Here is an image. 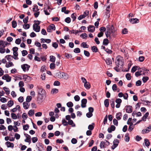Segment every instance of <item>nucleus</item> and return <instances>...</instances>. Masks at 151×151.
I'll use <instances>...</instances> for the list:
<instances>
[{
    "instance_id": "obj_2",
    "label": "nucleus",
    "mask_w": 151,
    "mask_h": 151,
    "mask_svg": "<svg viewBox=\"0 0 151 151\" xmlns=\"http://www.w3.org/2000/svg\"><path fill=\"white\" fill-rule=\"evenodd\" d=\"M35 23L33 24V29L36 32H39L40 31V27L39 25L40 24L41 21L39 20H34Z\"/></svg>"
},
{
    "instance_id": "obj_55",
    "label": "nucleus",
    "mask_w": 151,
    "mask_h": 151,
    "mask_svg": "<svg viewBox=\"0 0 151 151\" xmlns=\"http://www.w3.org/2000/svg\"><path fill=\"white\" fill-rule=\"evenodd\" d=\"M145 58L143 56H141L139 57L138 60L140 62H143L145 60Z\"/></svg>"
},
{
    "instance_id": "obj_21",
    "label": "nucleus",
    "mask_w": 151,
    "mask_h": 151,
    "mask_svg": "<svg viewBox=\"0 0 151 151\" xmlns=\"http://www.w3.org/2000/svg\"><path fill=\"white\" fill-rule=\"evenodd\" d=\"M122 113L121 112H119L117 113L116 115V118L118 120H120L121 119V117L120 116H122Z\"/></svg>"
},
{
    "instance_id": "obj_22",
    "label": "nucleus",
    "mask_w": 151,
    "mask_h": 151,
    "mask_svg": "<svg viewBox=\"0 0 151 151\" xmlns=\"http://www.w3.org/2000/svg\"><path fill=\"white\" fill-rule=\"evenodd\" d=\"M110 103L111 104V107L113 109H114L115 107V103L114 99H112L110 101Z\"/></svg>"
},
{
    "instance_id": "obj_40",
    "label": "nucleus",
    "mask_w": 151,
    "mask_h": 151,
    "mask_svg": "<svg viewBox=\"0 0 151 151\" xmlns=\"http://www.w3.org/2000/svg\"><path fill=\"white\" fill-rule=\"evenodd\" d=\"M80 37H82L83 38L85 39H86L87 38V35L86 33H84L81 34L80 35Z\"/></svg>"
},
{
    "instance_id": "obj_24",
    "label": "nucleus",
    "mask_w": 151,
    "mask_h": 151,
    "mask_svg": "<svg viewBox=\"0 0 151 151\" xmlns=\"http://www.w3.org/2000/svg\"><path fill=\"white\" fill-rule=\"evenodd\" d=\"M129 135L128 133H127L125 134L124 140L126 142H128L129 141L130 137L129 136Z\"/></svg>"
},
{
    "instance_id": "obj_11",
    "label": "nucleus",
    "mask_w": 151,
    "mask_h": 151,
    "mask_svg": "<svg viewBox=\"0 0 151 151\" xmlns=\"http://www.w3.org/2000/svg\"><path fill=\"white\" fill-rule=\"evenodd\" d=\"M5 144L7 145L8 147L13 148L14 147V144L9 141L6 142L5 143Z\"/></svg>"
},
{
    "instance_id": "obj_30",
    "label": "nucleus",
    "mask_w": 151,
    "mask_h": 151,
    "mask_svg": "<svg viewBox=\"0 0 151 151\" xmlns=\"http://www.w3.org/2000/svg\"><path fill=\"white\" fill-rule=\"evenodd\" d=\"M144 142L145 145L147 147H148L150 145V143L148 139H145Z\"/></svg>"
},
{
    "instance_id": "obj_53",
    "label": "nucleus",
    "mask_w": 151,
    "mask_h": 151,
    "mask_svg": "<svg viewBox=\"0 0 151 151\" xmlns=\"http://www.w3.org/2000/svg\"><path fill=\"white\" fill-rule=\"evenodd\" d=\"M122 32L123 34H126L128 33V31L127 29L124 28L122 30Z\"/></svg>"
},
{
    "instance_id": "obj_60",
    "label": "nucleus",
    "mask_w": 151,
    "mask_h": 151,
    "mask_svg": "<svg viewBox=\"0 0 151 151\" xmlns=\"http://www.w3.org/2000/svg\"><path fill=\"white\" fill-rule=\"evenodd\" d=\"M84 55L88 57L90 55V54L89 52L88 51L86 50H84Z\"/></svg>"
},
{
    "instance_id": "obj_46",
    "label": "nucleus",
    "mask_w": 151,
    "mask_h": 151,
    "mask_svg": "<svg viewBox=\"0 0 151 151\" xmlns=\"http://www.w3.org/2000/svg\"><path fill=\"white\" fill-rule=\"evenodd\" d=\"M23 28L25 29H28L29 28L30 25L29 24H24L23 25Z\"/></svg>"
},
{
    "instance_id": "obj_42",
    "label": "nucleus",
    "mask_w": 151,
    "mask_h": 151,
    "mask_svg": "<svg viewBox=\"0 0 151 151\" xmlns=\"http://www.w3.org/2000/svg\"><path fill=\"white\" fill-rule=\"evenodd\" d=\"M76 13H73L71 15V17L73 19V21H74L75 20L76 18Z\"/></svg>"
},
{
    "instance_id": "obj_33",
    "label": "nucleus",
    "mask_w": 151,
    "mask_h": 151,
    "mask_svg": "<svg viewBox=\"0 0 151 151\" xmlns=\"http://www.w3.org/2000/svg\"><path fill=\"white\" fill-rule=\"evenodd\" d=\"M50 61L53 63L55 62V56L53 55H51L50 56Z\"/></svg>"
},
{
    "instance_id": "obj_34",
    "label": "nucleus",
    "mask_w": 151,
    "mask_h": 151,
    "mask_svg": "<svg viewBox=\"0 0 151 151\" xmlns=\"http://www.w3.org/2000/svg\"><path fill=\"white\" fill-rule=\"evenodd\" d=\"M14 104V102L12 100L9 101L7 103V105L8 106L11 107Z\"/></svg>"
},
{
    "instance_id": "obj_7",
    "label": "nucleus",
    "mask_w": 151,
    "mask_h": 151,
    "mask_svg": "<svg viewBox=\"0 0 151 151\" xmlns=\"http://www.w3.org/2000/svg\"><path fill=\"white\" fill-rule=\"evenodd\" d=\"M43 96L42 95H38L37 99V102L39 104H41L42 102Z\"/></svg>"
},
{
    "instance_id": "obj_48",
    "label": "nucleus",
    "mask_w": 151,
    "mask_h": 151,
    "mask_svg": "<svg viewBox=\"0 0 151 151\" xmlns=\"http://www.w3.org/2000/svg\"><path fill=\"white\" fill-rule=\"evenodd\" d=\"M14 55V57H13V58L15 60H18V58L17 56H18V52H16L15 53H13Z\"/></svg>"
},
{
    "instance_id": "obj_39",
    "label": "nucleus",
    "mask_w": 151,
    "mask_h": 151,
    "mask_svg": "<svg viewBox=\"0 0 151 151\" xmlns=\"http://www.w3.org/2000/svg\"><path fill=\"white\" fill-rule=\"evenodd\" d=\"M113 145L111 146V148L112 150H114L115 148L118 145V143L116 144L113 141Z\"/></svg>"
},
{
    "instance_id": "obj_6",
    "label": "nucleus",
    "mask_w": 151,
    "mask_h": 151,
    "mask_svg": "<svg viewBox=\"0 0 151 151\" xmlns=\"http://www.w3.org/2000/svg\"><path fill=\"white\" fill-rule=\"evenodd\" d=\"M126 110L127 112L128 113H131L132 111V106H126L125 107Z\"/></svg>"
},
{
    "instance_id": "obj_3",
    "label": "nucleus",
    "mask_w": 151,
    "mask_h": 151,
    "mask_svg": "<svg viewBox=\"0 0 151 151\" xmlns=\"http://www.w3.org/2000/svg\"><path fill=\"white\" fill-rule=\"evenodd\" d=\"M21 68L24 71H25L26 70L28 71L29 70L30 66L27 64H24L21 66Z\"/></svg>"
},
{
    "instance_id": "obj_44",
    "label": "nucleus",
    "mask_w": 151,
    "mask_h": 151,
    "mask_svg": "<svg viewBox=\"0 0 151 151\" xmlns=\"http://www.w3.org/2000/svg\"><path fill=\"white\" fill-rule=\"evenodd\" d=\"M11 117L13 119H17V116L16 115V114L15 113H12L11 114Z\"/></svg>"
},
{
    "instance_id": "obj_50",
    "label": "nucleus",
    "mask_w": 151,
    "mask_h": 151,
    "mask_svg": "<svg viewBox=\"0 0 151 151\" xmlns=\"http://www.w3.org/2000/svg\"><path fill=\"white\" fill-rule=\"evenodd\" d=\"M29 126L28 124H26L23 126V129L24 130H27L29 129Z\"/></svg>"
},
{
    "instance_id": "obj_17",
    "label": "nucleus",
    "mask_w": 151,
    "mask_h": 151,
    "mask_svg": "<svg viewBox=\"0 0 151 151\" xmlns=\"http://www.w3.org/2000/svg\"><path fill=\"white\" fill-rule=\"evenodd\" d=\"M104 60L105 61L106 63L108 65L112 64L111 60L109 58H107L106 60L104 59Z\"/></svg>"
},
{
    "instance_id": "obj_58",
    "label": "nucleus",
    "mask_w": 151,
    "mask_h": 151,
    "mask_svg": "<svg viewBox=\"0 0 151 151\" xmlns=\"http://www.w3.org/2000/svg\"><path fill=\"white\" fill-rule=\"evenodd\" d=\"M55 67V64L54 63H51L50 65V68L51 69H54Z\"/></svg>"
},
{
    "instance_id": "obj_45",
    "label": "nucleus",
    "mask_w": 151,
    "mask_h": 151,
    "mask_svg": "<svg viewBox=\"0 0 151 151\" xmlns=\"http://www.w3.org/2000/svg\"><path fill=\"white\" fill-rule=\"evenodd\" d=\"M73 105V104L71 101L67 103V106L68 107H71Z\"/></svg>"
},
{
    "instance_id": "obj_5",
    "label": "nucleus",
    "mask_w": 151,
    "mask_h": 151,
    "mask_svg": "<svg viewBox=\"0 0 151 151\" xmlns=\"http://www.w3.org/2000/svg\"><path fill=\"white\" fill-rule=\"evenodd\" d=\"M23 76V79H24V81L27 82H30L32 78L31 77L27 76V75H24Z\"/></svg>"
},
{
    "instance_id": "obj_8",
    "label": "nucleus",
    "mask_w": 151,
    "mask_h": 151,
    "mask_svg": "<svg viewBox=\"0 0 151 151\" xmlns=\"http://www.w3.org/2000/svg\"><path fill=\"white\" fill-rule=\"evenodd\" d=\"M88 31L90 32H93L95 30V27L93 25H89L88 27Z\"/></svg>"
},
{
    "instance_id": "obj_49",
    "label": "nucleus",
    "mask_w": 151,
    "mask_h": 151,
    "mask_svg": "<svg viewBox=\"0 0 151 151\" xmlns=\"http://www.w3.org/2000/svg\"><path fill=\"white\" fill-rule=\"evenodd\" d=\"M149 77H143L142 78V80L144 83H145L149 79Z\"/></svg>"
},
{
    "instance_id": "obj_29",
    "label": "nucleus",
    "mask_w": 151,
    "mask_h": 151,
    "mask_svg": "<svg viewBox=\"0 0 151 151\" xmlns=\"http://www.w3.org/2000/svg\"><path fill=\"white\" fill-rule=\"evenodd\" d=\"M58 92V90L57 88H53L52 89L51 93L52 94L57 93Z\"/></svg>"
},
{
    "instance_id": "obj_63",
    "label": "nucleus",
    "mask_w": 151,
    "mask_h": 151,
    "mask_svg": "<svg viewBox=\"0 0 151 151\" xmlns=\"http://www.w3.org/2000/svg\"><path fill=\"white\" fill-rule=\"evenodd\" d=\"M21 40L19 38H18L16 40L15 42L17 44L19 45L21 43Z\"/></svg>"
},
{
    "instance_id": "obj_10",
    "label": "nucleus",
    "mask_w": 151,
    "mask_h": 151,
    "mask_svg": "<svg viewBox=\"0 0 151 151\" xmlns=\"http://www.w3.org/2000/svg\"><path fill=\"white\" fill-rule=\"evenodd\" d=\"M115 129V127L114 125H111L110 127L108 128L107 129V131L109 133H111L112 132V131H114Z\"/></svg>"
},
{
    "instance_id": "obj_43",
    "label": "nucleus",
    "mask_w": 151,
    "mask_h": 151,
    "mask_svg": "<svg viewBox=\"0 0 151 151\" xmlns=\"http://www.w3.org/2000/svg\"><path fill=\"white\" fill-rule=\"evenodd\" d=\"M17 25V23L15 21H13L12 22V26L13 28H15Z\"/></svg>"
},
{
    "instance_id": "obj_54",
    "label": "nucleus",
    "mask_w": 151,
    "mask_h": 151,
    "mask_svg": "<svg viewBox=\"0 0 151 151\" xmlns=\"http://www.w3.org/2000/svg\"><path fill=\"white\" fill-rule=\"evenodd\" d=\"M126 77L127 79L128 80H129L131 79V76L130 74V73H127L126 75Z\"/></svg>"
},
{
    "instance_id": "obj_62",
    "label": "nucleus",
    "mask_w": 151,
    "mask_h": 151,
    "mask_svg": "<svg viewBox=\"0 0 151 151\" xmlns=\"http://www.w3.org/2000/svg\"><path fill=\"white\" fill-rule=\"evenodd\" d=\"M60 84V82L58 81H55L53 83V85L55 86H59Z\"/></svg>"
},
{
    "instance_id": "obj_4",
    "label": "nucleus",
    "mask_w": 151,
    "mask_h": 151,
    "mask_svg": "<svg viewBox=\"0 0 151 151\" xmlns=\"http://www.w3.org/2000/svg\"><path fill=\"white\" fill-rule=\"evenodd\" d=\"M81 106L82 108L86 107V104L87 103V100L86 99H83L81 101Z\"/></svg>"
},
{
    "instance_id": "obj_12",
    "label": "nucleus",
    "mask_w": 151,
    "mask_h": 151,
    "mask_svg": "<svg viewBox=\"0 0 151 151\" xmlns=\"http://www.w3.org/2000/svg\"><path fill=\"white\" fill-rule=\"evenodd\" d=\"M101 49H104V50L106 51V52L108 54H111L112 52V51L111 50H108V51H107V50H108V48H106L104 46L102 45L101 47Z\"/></svg>"
},
{
    "instance_id": "obj_41",
    "label": "nucleus",
    "mask_w": 151,
    "mask_h": 151,
    "mask_svg": "<svg viewBox=\"0 0 151 151\" xmlns=\"http://www.w3.org/2000/svg\"><path fill=\"white\" fill-rule=\"evenodd\" d=\"M62 124L64 126H66L68 125V122H67L65 119H63L62 120Z\"/></svg>"
},
{
    "instance_id": "obj_15",
    "label": "nucleus",
    "mask_w": 151,
    "mask_h": 151,
    "mask_svg": "<svg viewBox=\"0 0 151 151\" xmlns=\"http://www.w3.org/2000/svg\"><path fill=\"white\" fill-rule=\"evenodd\" d=\"M58 77L59 78H63V74H65V73L63 72H60L56 74Z\"/></svg>"
},
{
    "instance_id": "obj_37",
    "label": "nucleus",
    "mask_w": 151,
    "mask_h": 151,
    "mask_svg": "<svg viewBox=\"0 0 151 151\" xmlns=\"http://www.w3.org/2000/svg\"><path fill=\"white\" fill-rule=\"evenodd\" d=\"M81 46L83 48H88L89 46L86 44V42H83L81 44Z\"/></svg>"
},
{
    "instance_id": "obj_28",
    "label": "nucleus",
    "mask_w": 151,
    "mask_h": 151,
    "mask_svg": "<svg viewBox=\"0 0 151 151\" xmlns=\"http://www.w3.org/2000/svg\"><path fill=\"white\" fill-rule=\"evenodd\" d=\"M91 50L93 52H98V49L96 46H94L91 47Z\"/></svg>"
},
{
    "instance_id": "obj_9",
    "label": "nucleus",
    "mask_w": 151,
    "mask_h": 151,
    "mask_svg": "<svg viewBox=\"0 0 151 151\" xmlns=\"http://www.w3.org/2000/svg\"><path fill=\"white\" fill-rule=\"evenodd\" d=\"M130 22L132 24L138 23L139 22V20L138 19L135 18H131L129 19Z\"/></svg>"
},
{
    "instance_id": "obj_47",
    "label": "nucleus",
    "mask_w": 151,
    "mask_h": 151,
    "mask_svg": "<svg viewBox=\"0 0 151 151\" xmlns=\"http://www.w3.org/2000/svg\"><path fill=\"white\" fill-rule=\"evenodd\" d=\"M46 66L45 65H43L42 66L40 70L41 72L43 73V72H44L45 70H46Z\"/></svg>"
},
{
    "instance_id": "obj_31",
    "label": "nucleus",
    "mask_w": 151,
    "mask_h": 151,
    "mask_svg": "<svg viewBox=\"0 0 151 151\" xmlns=\"http://www.w3.org/2000/svg\"><path fill=\"white\" fill-rule=\"evenodd\" d=\"M104 104L105 106L106 107H107L109 106V99H106L104 100Z\"/></svg>"
},
{
    "instance_id": "obj_20",
    "label": "nucleus",
    "mask_w": 151,
    "mask_h": 151,
    "mask_svg": "<svg viewBox=\"0 0 151 151\" xmlns=\"http://www.w3.org/2000/svg\"><path fill=\"white\" fill-rule=\"evenodd\" d=\"M95 125V124L93 123H92L91 124H90L88 125V129L89 130H92L94 128Z\"/></svg>"
},
{
    "instance_id": "obj_56",
    "label": "nucleus",
    "mask_w": 151,
    "mask_h": 151,
    "mask_svg": "<svg viewBox=\"0 0 151 151\" xmlns=\"http://www.w3.org/2000/svg\"><path fill=\"white\" fill-rule=\"evenodd\" d=\"M48 27L53 30H55V25L53 24H51V25H49Z\"/></svg>"
},
{
    "instance_id": "obj_16",
    "label": "nucleus",
    "mask_w": 151,
    "mask_h": 151,
    "mask_svg": "<svg viewBox=\"0 0 151 151\" xmlns=\"http://www.w3.org/2000/svg\"><path fill=\"white\" fill-rule=\"evenodd\" d=\"M39 10L40 9L38 8V6L37 5H34L33 7L32 8V11L33 12H36L39 11Z\"/></svg>"
},
{
    "instance_id": "obj_19",
    "label": "nucleus",
    "mask_w": 151,
    "mask_h": 151,
    "mask_svg": "<svg viewBox=\"0 0 151 151\" xmlns=\"http://www.w3.org/2000/svg\"><path fill=\"white\" fill-rule=\"evenodd\" d=\"M109 43V41L108 39L107 38H105L104 39L103 45H104L106 46Z\"/></svg>"
},
{
    "instance_id": "obj_32",
    "label": "nucleus",
    "mask_w": 151,
    "mask_h": 151,
    "mask_svg": "<svg viewBox=\"0 0 151 151\" xmlns=\"http://www.w3.org/2000/svg\"><path fill=\"white\" fill-rule=\"evenodd\" d=\"M8 63L9 64L6 63L5 65L6 67L7 68H9L10 67L13 66L14 65L13 63L10 61H9L8 62Z\"/></svg>"
},
{
    "instance_id": "obj_59",
    "label": "nucleus",
    "mask_w": 151,
    "mask_h": 151,
    "mask_svg": "<svg viewBox=\"0 0 151 151\" xmlns=\"http://www.w3.org/2000/svg\"><path fill=\"white\" fill-rule=\"evenodd\" d=\"M65 21L68 23H69L71 22L70 18L69 17H67L65 19Z\"/></svg>"
},
{
    "instance_id": "obj_25",
    "label": "nucleus",
    "mask_w": 151,
    "mask_h": 151,
    "mask_svg": "<svg viewBox=\"0 0 151 151\" xmlns=\"http://www.w3.org/2000/svg\"><path fill=\"white\" fill-rule=\"evenodd\" d=\"M68 124L71 125L72 127H75L76 126L75 123L73 122V120L71 119L68 121Z\"/></svg>"
},
{
    "instance_id": "obj_23",
    "label": "nucleus",
    "mask_w": 151,
    "mask_h": 151,
    "mask_svg": "<svg viewBox=\"0 0 151 151\" xmlns=\"http://www.w3.org/2000/svg\"><path fill=\"white\" fill-rule=\"evenodd\" d=\"M3 89L6 92V93L7 95H9L10 93V90L8 88L4 87L3 88Z\"/></svg>"
},
{
    "instance_id": "obj_1",
    "label": "nucleus",
    "mask_w": 151,
    "mask_h": 151,
    "mask_svg": "<svg viewBox=\"0 0 151 151\" xmlns=\"http://www.w3.org/2000/svg\"><path fill=\"white\" fill-rule=\"evenodd\" d=\"M121 58V56L118 55L117 56L116 58L115 61V63L116 65V67L114 68V69L116 70L117 72H118L119 71V69H117L119 66V65L122 66L123 65L124 62L120 58Z\"/></svg>"
},
{
    "instance_id": "obj_38",
    "label": "nucleus",
    "mask_w": 151,
    "mask_h": 151,
    "mask_svg": "<svg viewBox=\"0 0 151 151\" xmlns=\"http://www.w3.org/2000/svg\"><path fill=\"white\" fill-rule=\"evenodd\" d=\"M138 68V66L135 65L133 66L131 70V72L133 73L135 72L137 70V68Z\"/></svg>"
},
{
    "instance_id": "obj_52",
    "label": "nucleus",
    "mask_w": 151,
    "mask_h": 151,
    "mask_svg": "<svg viewBox=\"0 0 151 151\" xmlns=\"http://www.w3.org/2000/svg\"><path fill=\"white\" fill-rule=\"evenodd\" d=\"M105 35L107 38H108L109 37V38H111V33L109 31H107V32H105Z\"/></svg>"
},
{
    "instance_id": "obj_36",
    "label": "nucleus",
    "mask_w": 151,
    "mask_h": 151,
    "mask_svg": "<svg viewBox=\"0 0 151 151\" xmlns=\"http://www.w3.org/2000/svg\"><path fill=\"white\" fill-rule=\"evenodd\" d=\"M6 81L7 82H9L11 81L12 77L10 76L8 74H6Z\"/></svg>"
},
{
    "instance_id": "obj_26",
    "label": "nucleus",
    "mask_w": 151,
    "mask_h": 151,
    "mask_svg": "<svg viewBox=\"0 0 151 151\" xmlns=\"http://www.w3.org/2000/svg\"><path fill=\"white\" fill-rule=\"evenodd\" d=\"M45 91V90L42 88H39L38 95H42Z\"/></svg>"
},
{
    "instance_id": "obj_14",
    "label": "nucleus",
    "mask_w": 151,
    "mask_h": 151,
    "mask_svg": "<svg viewBox=\"0 0 151 151\" xmlns=\"http://www.w3.org/2000/svg\"><path fill=\"white\" fill-rule=\"evenodd\" d=\"M149 115V113L148 112H147L142 117V119L143 121H145L146 119L148 117Z\"/></svg>"
},
{
    "instance_id": "obj_18",
    "label": "nucleus",
    "mask_w": 151,
    "mask_h": 151,
    "mask_svg": "<svg viewBox=\"0 0 151 151\" xmlns=\"http://www.w3.org/2000/svg\"><path fill=\"white\" fill-rule=\"evenodd\" d=\"M84 86L87 89H88L91 88V85L87 81L85 82Z\"/></svg>"
},
{
    "instance_id": "obj_13",
    "label": "nucleus",
    "mask_w": 151,
    "mask_h": 151,
    "mask_svg": "<svg viewBox=\"0 0 151 151\" xmlns=\"http://www.w3.org/2000/svg\"><path fill=\"white\" fill-rule=\"evenodd\" d=\"M151 130V126H149L147 127V129H145L142 130V133H144L143 132H145L146 133H148Z\"/></svg>"
},
{
    "instance_id": "obj_57",
    "label": "nucleus",
    "mask_w": 151,
    "mask_h": 151,
    "mask_svg": "<svg viewBox=\"0 0 151 151\" xmlns=\"http://www.w3.org/2000/svg\"><path fill=\"white\" fill-rule=\"evenodd\" d=\"M73 51L76 53H79L81 52L80 49L79 48H76Z\"/></svg>"
},
{
    "instance_id": "obj_35",
    "label": "nucleus",
    "mask_w": 151,
    "mask_h": 151,
    "mask_svg": "<svg viewBox=\"0 0 151 151\" xmlns=\"http://www.w3.org/2000/svg\"><path fill=\"white\" fill-rule=\"evenodd\" d=\"M110 30L111 33H114L116 32V29H115L113 25H112L110 27Z\"/></svg>"
},
{
    "instance_id": "obj_61",
    "label": "nucleus",
    "mask_w": 151,
    "mask_h": 151,
    "mask_svg": "<svg viewBox=\"0 0 151 151\" xmlns=\"http://www.w3.org/2000/svg\"><path fill=\"white\" fill-rule=\"evenodd\" d=\"M85 17L86 16L84 14L81 15L78 17V19L79 20H81L85 18Z\"/></svg>"
},
{
    "instance_id": "obj_51",
    "label": "nucleus",
    "mask_w": 151,
    "mask_h": 151,
    "mask_svg": "<svg viewBox=\"0 0 151 151\" xmlns=\"http://www.w3.org/2000/svg\"><path fill=\"white\" fill-rule=\"evenodd\" d=\"M32 97L31 96H28L26 98V101L27 102H29L32 99Z\"/></svg>"
},
{
    "instance_id": "obj_64",
    "label": "nucleus",
    "mask_w": 151,
    "mask_h": 151,
    "mask_svg": "<svg viewBox=\"0 0 151 151\" xmlns=\"http://www.w3.org/2000/svg\"><path fill=\"white\" fill-rule=\"evenodd\" d=\"M71 142L73 144H74L77 143V140L76 138H73L71 139Z\"/></svg>"
},
{
    "instance_id": "obj_27",
    "label": "nucleus",
    "mask_w": 151,
    "mask_h": 151,
    "mask_svg": "<svg viewBox=\"0 0 151 151\" xmlns=\"http://www.w3.org/2000/svg\"><path fill=\"white\" fill-rule=\"evenodd\" d=\"M34 110L31 109L29 110L28 113V114L29 116H32L34 115Z\"/></svg>"
}]
</instances>
